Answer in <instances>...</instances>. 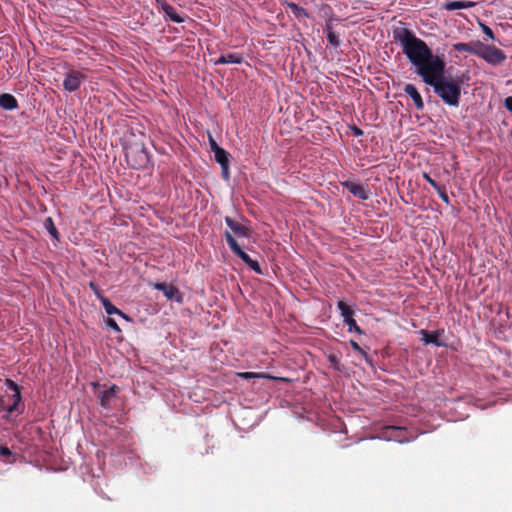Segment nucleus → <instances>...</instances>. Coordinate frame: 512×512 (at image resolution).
<instances>
[{
    "label": "nucleus",
    "instance_id": "nucleus-1",
    "mask_svg": "<svg viewBox=\"0 0 512 512\" xmlns=\"http://www.w3.org/2000/svg\"><path fill=\"white\" fill-rule=\"evenodd\" d=\"M393 38L402 46V51L416 68L423 82L431 86L434 93L447 105L458 107L463 79L460 76H445V61L433 54L425 41L407 28H396Z\"/></svg>",
    "mask_w": 512,
    "mask_h": 512
},
{
    "label": "nucleus",
    "instance_id": "nucleus-2",
    "mask_svg": "<svg viewBox=\"0 0 512 512\" xmlns=\"http://www.w3.org/2000/svg\"><path fill=\"white\" fill-rule=\"evenodd\" d=\"M125 158L133 169H145L150 163V156L143 144H133L125 147Z\"/></svg>",
    "mask_w": 512,
    "mask_h": 512
},
{
    "label": "nucleus",
    "instance_id": "nucleus-3",
    "mask_svg": "<svg viewBox=\"0 0 512 512\" xmlns=\"http://www.w3.org/2000/svg\"><path fill=\"white\" fill-rule=\"evenodd\" d=\"M226 242L231 251L239 257L252 271L259 275H263V270L257 260L252 259L249 254L244 250V243H240L238 239L230 235L226 231Z\"/></svg>",
    "mask_w": 512,
    "mask_h": 512
},
{
    "label": "nucleus",
    "instance_id": "nucleus-4",
    "mask_svg": "<svg viewBox=\"0 0 512 512\" xmlns=\"http://www.w3.org/2000/svg\"><path fill=\"white\" fill-rule=\"evenodd\" d=\"M226 225L229 227L230 235L234 236L240 243H244V240H247L251 236V229L246 220H235L229 217H226Z\"/></svg>",
    "mask_w": 512,
    "mask_h": 512
},
{
    "label": "nucleus",
    "instance_id": "nucleus-5",
    "mask_svg": "<svg viewBox=\"0 0 512 512\" xmlns=\"http://www.w3.org/2000/svg\"><path fill=\"white\" fill-rule=\"evenodd\" d=\"M480 47V58L484 59L487 63L498 65L506 59L505 53L494 45H486L482 43Z\"/></svg>",
    "mask_w": 512,
    "mask_h": 512
},
{
    "label": "nucleus",
    "instance_id": "nucleus-6",
    "mask_svg": "<svg viewBox=\"0 0 512 512\" xmlns=\"http://www.w3.org/2000/svg\"><path fill=\"white\" fill-rule=\"evenodd\" d=\"M87 77L79 70L70 69L64 77L63 87L68 92L77 91L80 86L86 81Z\"/></svg>",
    "mask_w": 512,
    "mask_h": 512
},
{
    "label": "nucleus",
    "instance_id": "nucleus-7",
    "mask_svg": "<svg viewBox=\"0 0 512 512\" xmlns=\"http://www.w3.org/2000/svg\"><path fill=\"white\" fill-rule=\"evenodd\" d=\"M337 308L343 317V322L348 326V332H355L362 334L361 328L357 325L354 316V311L344 301L340 300L337 302Z\"/></svg>",
    "mask_w": 512,
    "mask_h": 512
},
{
    "label": "nucleus",
    "instance_id": "nucleus-8",
    "mask_svg": "<svg viewBox=\"0 0 512 512\" xmlns=\"http://www.w3.org/2000/svg\"><path fill=\"white\" fill-rule=\"evenodd\" d=\"M341 185L348 189L351 194L361 200H367L370 196L369 190L361 184L352 181H344L341 182Z\"/></svg>",
    "mask_w": 512,
    "mask_h": 512
},
{
    "label": "nucleus",
    "instance_id": "nucleus-9",
    "mask_svg": "<svg viewBox=\"0 0 512 512\" xmlns=\"http://www.w3.org/2000/svg\"><path fill=\"white\" fill-rule=\"evenodd\" d=\"M479 46H482V42L478 40L467 43L459 42L453 44V49L458 52H467L479 56L481 50Z\"/></svg>",
    "mask_w": 512,
    "mask_h": 512
},
{
    "label": "nucleus",
    "instance_id": "nucleus-10",
    "mask_svg": "<svg viewBox=\"0 0 512 512\" xmlns=\"http://www.w3.org/2000/svg\"><path fill=\"white\" fill-rule=\"evenodd\" d=\"M117 391L118 387L116 385H112L110 388L101 391L98 395L101 407L110 409L111 401L116 397Z\"/></svg>",
    "mask_w": 512,
    "mask_h": 512
},
{
    "label": "nucleus",
    "instance_id": "nucleus-11",
    "mask_svg": "<svg viewBox=\"0 0 512 512\" xmlns=\"http://www.w3.org/2000/svg\"><path fill=\"white\" fill-rule=\"evenodd\" d=\"M6 386L14 392L12 395L13 403L7 408V411L12 413L17 410V407L22 400L21 392L19 386L11 379H6Z\"/></svg>",
    "mask_w": 512,
    "mask_h": 512
},
{
    "label": "nucleus",
    "instance_id": "nucleus-12",
    "mask_svg": "<svg viewBox=\"0 0 512 512\" xmlns=\"http://www.w3.org/2000/svg\"><path fill=\"white\" fill-rule=\"evenodd\" d=\"M404 92L409 96L411 97V99L413 100L414 104H415V107L418 109V110H422L424 108V102H423V99L419 93V91L417 90V88L411 84V83H408L404 86Z\"/></svg>",
    "mask_w": 512,
    "mask_h": 512
},
{
    "label": "nucleus",
    "instance_id": "nucleus-13",
    "mask_svg": "<svg viewBox=\"0 0 512 512\" xmlns=\"http://www.w3.org/2000/svg\"><path fill=\"white\" fill-rule=\"evenodd\" d=\"M160 4L166 18L175 23L184 22V17L179 15L172 5L168 4L166 1H162Z\"/></svg>",
    "mask_w": 512,
    "mask_h": 512
},
{
    "label": "nucleus",
    "instance_id": "nucleus-14",
    "mask_svg": "<svg viewBox=\"0 0 512 512\" xmlns=\"http://www.w3.org/2000/svg\"><path fill=\"white\" fill-rule=\"evenodd\" d=\"M156 290L162 291L168 300H173L179 295V290L172 284L158 282L154 284Z\"/></svg>",
    "mask_w": 512,
    "mask_h": 512
},
{
    "label": "nucleus",
    "instance_id": "nucleus-15",
    "mask_svg": "<svg viewBox=\"0 0 512 512\" xmlns=\"http://www.w3.org/2000/svg\"><path fill=\"white\" fill-rule=\"evenodd\" d=\"M17 99L9 93H4L0 95V107L4 110H15L18 108Z\"/></svg>",
    "mask_w": 512,
    "mask_h": 512
},
{
    "label": "nucleus",
    "instance_id": "nucleus-16",
    "mask_svg": "<svg viewBox=\"0 0 512 512\" xmlns=\"http://www.w3.org/2000/svg\"><path fill=\"white\" fill-rule=\"evenodd\" d=\"M209 144L211 150L215 152V159L220 164L222 174L224 175V149L217 144L211 135H209Z\"/></svg>",
    "mask_w": 512,
    "mask_h": 512
},
{
    "label": "nucleus",
    "instance_id": "nucleus-17",
    "mask_svg": "<svg viewBox=\"0 0 512 512\" xmlns=\"http://www.w3.org/2000/svg\"><path fill=\"white\" fill-rule=\"evenodd\" d=\"M475 6V2L472 1H446L442 8L447 11H453L458 9H468Z\"/></svg>",
    "mask_w": 512,
    "mask_h": 512
},
{
    "label": "nucleus",
    "instance_id": "nucleus-18",
    "mask_svg": "<svg viewBox=\"0 0 512 512\" xmlns=\"http://www.w3.org/2000/svg\"><path fill=\"white\" fill-rule=\"evenodd\" d=\"M422 340L425 344H434L438 347L444 346V343L439 341V331L429 332L427 330H421Z\"/></svg>",
    "mask_w": 512,
    "mask_h": 512
},
{
    "label": "nucleus",
    "instance_id": "nucleus-19",
    "mask_svg": "<svg viewBox=\"0 0 512 512\" xmlns=\"http://www.w3.org/2000/svg\"><path fill=\"white\" fill-rule=\"evenodd\" d=\"M97 296L100 299V301L108 315H113V314L123 315V312L121 310H119L117 307H115L108 298L101 295L100 293H97Z\"/></svg>",
    "mask_w": 512,
    "mask_h": 512
},
{
    "label": "nucleus",
    "instance_id": "nucleus-20",
    "mask_svg": "<svg viewBox=\"0 0 512 512\" xmlns=\"http://www.w3.org/2000/svg\"><path fill=\"white\" fill-rule=\"evenodd\" d=\"M287 6L296 18H310V14L308 13V11L305 8L299 6L298 4L294 2H289L287 3Z\"/></svg>",
    "mask_w": 512,
    "mask_h": 512
},
{
    "label": "nucleus",
    "instance_id": "nucleus-21",
    "mask_svg": "<svg viewBox=\"0 0 512 512\" xmlns=\"http://www.w3.org/2000/svg\"><path fill=\"white\" fill-rule=\"evenodd\" d=\"M233 377H240L246 380L262 378V379H273V377L265 374V373H256V372H236L233 373Z\"/></svg>",
    "mask_w": 512,
    "mask_h": 512
},
{
    "label": "nucleus",
    "instance_id": "nucleus-22",
    "mask_svg": "<svg viewBox=\"0 0 512 512\" xmlns=\"http://www.w3.org/2000/svg\"><path fill=\"white\" fill-rule=\"evenodd\" d=\"M44 227L48 231V233L57 241H59V232L54 224V221L51 217H48L44 221Z\"/></svg>",
    "mask_w": 512,
    "mask_h": 512
},
{
    "label": "nucleus",
    "instance_id": "nucleus-23",
    "mask_svg": "<svg viewBox=\"0 0 512 512\" xmlns=\"http://www.w3.org/2000/svg\"><path fill=\"white\" fill-rule=\"evenodd\" d=\"M328 361L330 365L337 371L341 372L343 370V365L340 361V357L338 354L331 353L328 355Z\"/></svg>",
    "mask_w": 512,
    "mask_h": 512
},
{
    "label": "nucleus",
    "instance_id": "nucleus-24",
    "mask_svg": "<svg viewBox=\"0 0 512 512\" xmlns=\"http://www.w3.org/2000/svg\"><path fill=\"white\" fill-rule=\"evenodd\" d=\"M328 42L334 47L338 48L341 45V40L334 31L327 33Z\"/></svg>",
    "mask_w": 512,
    "mask_h": 512
},
{
    "label": "nucleus",
    "instance_id": "nucleus-25",
    "mask_svg": "<svg viewBox=\"0 0 512 512\" xmlns=\"http://www.w3.org/2000/svg\"><path fill=\"white\" fill-rule=\"evenodd\" d=\"M326 9L331 13V16L325 22L324 31L326 33H329V32L333 31V20H334V17H333L332 9H331V7L329 5H326Z\"/></svg>",
    "mask_w": 512,
    "mask_h": 512
},
{
    "label": "nucleus",
    "instance_id": "nucleus-26",
    "mask_svg": "<svg viewBox=\"0 0 512 512\" xmlns=\"http://www.w3.org/2000/svg\"><path fill=\"white\" fill-rule=\"evenodd\" d=\"M436 191L443 202H445L446 204L450 203L449 196L444 186H440L438 189H436Z\"/></svg>",
    "mask_w": 512,
    "mask_h": 512
},
{
    "label": "nucleus",
    "instance_id": "nucleus-27",
    "mask_svg": "<svg viewBox=\"0 0 512 512\" xmlns=\"http://www.w3.org/2000/svg\"><path fill=\"white\" fill-rule=\"evenodd\" d=\"M350 345L354 351L360 353L361 355H363L365 357L366 361H369L368 354L360 347V345L356 341L350 340Z\"/></svg>",
    "mask_w": 512,
    "mask_h": 512
},
{
    "label": "nucleus",
    "instance_id": "nucleus-28",
    "mask_svg": "<svg viewBox=\"0 0 512 512\" xmlns=\"http://www.w3.org/2000/svg\"><path fill=\"white\" fill-rule=\"evenodd\" d=\"M422 177H423V178H424V179H425V180H426V181H427V182H428V183H429V184H430V185H431L435 190H436V189H438V188L440 187V185H439V184H438V183H437L433 178H431V176H430L428 173L424 172V173L422 174Z\"/></svg>",
    "mask_w": 512,
    "mask_h": 512
},
{
    "label": "nucleus",
    "instance_id": "nucleus-29",
    "mask_svg": "<svg viewBox=\"0 0 512 512\" xmlns=\"http://www.w3.org/2000/svg\"><path fill=\"white\" fill-rule=\"evenodd\" d=\"M241 57L235 54H226V64L228 63H240Z\"/></svg>",
    "mask_w": 512,
    "mask_h": 512
},
{
    "label": "nucleus",
    "instance_id": "nucleus-30",
    "mask_svg": "<svg viewBox=\"0 0 512 512\" xmlns=\"http://www.w3.org/2000/svg\"><path fill=\"white\" fill-rule=\"evenodd\" d=\"M483 33L488 36L491 40L495 39L494 32L492 29L484 24L481 25Z\"/></svg>",
    "mask_w": 512,
    "mask_h": 512
},
{
    "label": "nucleus",
    "instance_id": "nucleus-31",
    "mask_svg": "<svg viewBox=\"0 0 512 512\" xmlns=\"http://www.w3.org/2000/svg\"><path fill=\"white\" fill-rule=\"evenodd\" d=\"M107 325L113 329L115 332H120L121 329L119 328L118 324L116 323V321L113 319V318H108L107 319Z\"/></svg>",
    "mask_w": 512,
    "mask_h": 512
},
{
    "label": "nucleus",
    "instance_id": "nucleus-32",
    "mask_svg": "<svg viewBox=\"0 0 512 512\" xmlns=\"http://www.w3.org/2000/svg\"><path fill=\"white\" fill-rule=\"evenodd\" d=\"M350 130L352 131L353 135L356 136V137H359V136H362L363 135V130L360 129L358 126L356 125H352L350 126Z\"/></svg>",
    "mask_w": 512,
    "mask_h": 512
},
{
    "label": "nucleus",
    "instance_id": "nucleus-33",
    "mask_svg": "<svg viewBox=\"0 0 512 512\" xmlns=\"http://www.w3.org/2000/svg\"><path fill=\"white\" fill-rule=\"evenodd\" d=\"M505 107L508 111L512 112V96L505 99Z\"/></svg>",
    "mask_w": 512,
    "mask_h": 512
},
{
    "label": "nucleus",
    "instance_id": "nucleus-34",
    "mask_svg": "<svg viewBox=\"0 0 512 512\" xmlns=\"http://www.w3.org/2000/svg\"><path fill=\"white\" fill-rule=\"evenodd\" d=\"M0 454L3 455V456H10L11 452H10L9 448L1 446L0 447Z\"/></svg>",
    "mask_w": 512,
    "mask_h": 512
},
{
    "label": "nucleus",
    "instance_id": "nucleus-35",
    "mask_svg": "<svg viewBox=\"0 0 512 512\" xmlns=\"http://www.w3.org/2000/svg\"><path fill=\"white\" fill-rule=\"evenodd\" d=\"M229 156L230 154L228 152H226V158H225V161H226V177L228 176V161H229Z\"/></svg>",
    "mask_w": 512,
    "mask_h": 512
},
{
    "label": "nucleus",
    "instance_id": "nucleus-36",
    "mask_svg": "<svg viewBox=\"0 0 512 512\" xmlns=\"http://www.w3.org/2000/svg\"><path fill=\"white\" fill-rule=\"evenodd\" d=\"M216 63H219V64L224 63V54H220V56L218 57Z\"/></svg>",
    "mask_w": 512,
    "mask_h": 512
},
{
    "label": "nucleus",
    "instance_id": "nucleus-37",
    "mask_svg": "<svg viewBox=\"0 0 512 512\" xmlns=\"http://www.w3.org/2000/svg\"><path fill=\"white\" fill-rule=\"evenodd\" d=\"M400 428L399 427H395V426H390L387 428V431H396V430H399Z\"/></svg>",
    "mask_w": 512,
    "mask_h": 512
},
{
    "label": "nucleus",
    "instance_id": "nucleus-38",
    "mask_svg": "<svg viewBox=\"0 0 512 512\" xmlns=\"http://www.w3.org/2000/svg\"><path fill=\"white\" fill-rule=\"evenodd\" d=\"M120 316H121L122 318H124V319L128 320V321L130 320V318H129L125 313H123V315H120Z\"/></svg>",
    "mask_w": 512,
    "mask_h": 512
},
{
    "label": "nucleus",
    "instance_id": "nucleus-39",
    "mask_svg": "<svg viewBox=\"0 0 512 512\" xmlns=\"http://www.w3.org/2000/svg\"><path fill=\"white\" fill-rule=\"evenodd\" d=\"M90 286H91L92 288H95L94 283H90Z\"/></svg>",
    "mask_w": 512,
    "mask_h": 512
}]
</instances>
